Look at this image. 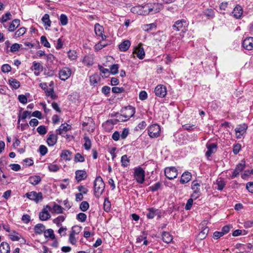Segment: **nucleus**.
Instances as JSON below:
<instances>
[{"label":"nucleus","instance_id":"1","mask_svg":"<svg viewBox=\"0 0 253 253\" xmlns=\"http://www.w3.org/2000/svg\"><path fill=\"white\" fill-rule=\"evenodd\" d=\"M135 112L134 108L131 106L123 108L121 111V114L119 116L118 121L124 122L128 120L134 115Z\"/></svg>","mask_w":253,"mask_h":253},{"label":"nucleus","instance_id":"2","mask_svg":"<svg viewBox=\"0 0 253 253\" xmlns=\"http://www.w3.org/2000/svg\"><path fill=\"white\" fill-rule=\"evenodd\" d=\"M104 189L105 183L102 178L100 176L96 177L94 182L95 196L99 197L104 191Z\"/></svg>","mask_w":253,"mask_h":253},{"label":"nucleus","instance_id":"3","mask_svg":"<svg viewBox=\"0 0 253 253\" xmlns=\"http://www.w3.org/2000/svg\"><path fill=\"white\" fill-rule=\"evenodd\" d=\"M134 177L137 183L142 184L145 179V171L141 167L135 168L134 171Z\"/></svg>","mask_w":253,"mask_h":253},{"label":"nucleus","instance_id":"4","mask_svg":"<svg viewBox=\"0 0 253 253\" xmlns=\"http://www.w3.org/2000/svg\"><path fill=\"white\" fill-rule=\"evenodd\" d=\"M161 128L157 124H153L148 128V133L151 138H157L160 136Z\"/></svg>","mask_w":253,"mask_h":253},{"label":"nucleus","instance_id":"5","mask_svg":"<svg viewBox=\"0 0 253 253\" xmlns=\"http://www.w3.org/2000/svg\"><path fill=\"white\" fill-rule=\"evenodd\" d=\"M145 8L147 14L151 13L154 14L159 12L163 8L162 5L159 3H154L153 4H147Z\"/></svg>","mask_w":253,"mask_h":253},{"label":"nucleus","instance_id":"6","mask_svg":"<svg viewBox=\"0 0 253 253\" xmlns=\"http://www.w3.org/2000/svg\"><path fill=\"white\" fill-rule=\"evenodd\" d=\"M248 126L246 124L238 125L235 129L236 137L240 139L246 133Z\"/></svg>","mask_w":253,"mask_h":253},{"label":"nucleus","instance_id":"7","mask_svg":"<svg viewBox=\"0 0 253 253\" xmlns=\"http://www.w3.org/2000/svg\"><path fill=\"white\" fill-rule=\"evenodd\" d=\"M26 196L28 199L34 201L37 203L42 199V194L41 192L37 193L35 191H32L27 193Z\"/></svg>","mask_w":253,"mask_h":253},{"label":"nucleus","instance_id":"8","mask_svg":"<svg viewBox=\"0 0 253 253\" xmlns=\"http://www.w3.org/2000/svg\"><path fill=\"white\" fill-rule=\"evenodd\" d=\"M165 174L168 178L172 179L176 177L177 171L176 169L173 167L166 168L165 169Z\"/></svg>","mask_w":253,"mask_h":253},{"label":"nucleus","instance_id":"9","mask_svg":"<svg viewBox=\"0 0 253 253\" xmlns=\"http://www.w3.org/2000/svg\"><path fill=\"white\" fill-rule=\"evenodd\" d=\"M50 207L48 205L44 208L39 213L40 219L42 221H45L49 219L50 218V215L48 211H50Z\"/></svg>","mask_w":253,"mask_h":253},{"label":"nucleus","instance_id":"10","mask_svg":"<svg viewBox=\"0 0 253 253\" xmlns=\"http://www.w3.org/2000/svg\"><path fill=\"white\" fill-rule=\"evenodd\" d=\"M155 94L160 97H164L167 94L166 87L162 84L158 85L155 89Z\"/></svg>","mask_w":253,"mask_h":253},{"label":"nucleus","instance_id":"11","mask_svg":"<svg viewBox=\"0 0 253 253\" xmlns=\"http://www.w3.org/2000/svg\"><path fill=\"white\" fill-rule=\"evenodd\" d=\"M206 147L208 151L206 153V156L209 158L216 151L217 145L216 143H208L206 144Z\"/></svg>","mask_w":253,"mask_h":253},{"label":"nucleus","instance_id":"12","mask_svg":"<svg viewBox=\"0 0 253 253\" xmlns=\"http://www.w3.org/2000/svg\"><path fill=\"white\" fill-rule=\"evenodd\" d=\"M59 77L61 80L65 81L68 79L71 75V70L70 68L65 67L60 70Z\"/></svg>","mask_w":253,"mask_h":253},{"label":"nucleus","instance_id":"13","mask_svg":"<svg viewBox=\"0 0 253 253\" xmlns=\"http://www.w3.org/2000/svg\"><path fill=\"white\" fill-rule=\"evenodd\" d=\"M245 162L243 161H242L241 163L238 164L235 169L234 170L231 178H234L239 174L240 172H241L245 169Z\"/></svg>","mask_w":253,"mask_h":253},{"label":"nucleus","instance_id":"14","mask_svg":"<svg viewBox=\"0 0 253 253\" xmlns=\"http://www.w3.org/2000/svg\"><path fill=\"white\" fill-rule=\"evenodd\" d=\"M243 46L245 49L250 50L253 49V37L245 39L243 42Z\"/></svg>","mask_w":253,"mask_h":253},{"label":"nucleus","instance_id":"15","mask_svg":"<svg viewBox=\"0 0 253 253\" xmlns=\"http://www.w3.org/2000/svg\"><path fill=\"white\" fill-rule=\"evenodd\" d=\"M104 28L102 26H100L98 23H96L94 26V32L97 36L101 37L102 41H104L106 38V36L103 34Z\"/></svg>","mask_w":253,"mask_h":253},{"label":"nucleus","instance_id":"16","mask_svg":"<svg viewBox=\"0 0 253 253\" xmlns=\"http://www.w3.org/2000/svg\"><path fill=\"white\" fill-rule=\"evenodd\" d=\"M148 212L146 214L148 218L152 219L156 215H158V217L161 216V212L159 210L152 208L148 209Z\"/></svg>","mask_w":253,"mask_h":253},{"label":"nucleus","instance_id":"17","mask_svg":"<svg viewBox=\"0 0 253 253\" xmlns=\"http://www.w3.org/2000/svg\"><path fill=\"white\" fill-rule=\"evenodd\" d=\"M186 23V21L184 19L178 20L176 21L172 26V29L176 31L182 30L184 27V25Z\"/></svg>","mask_w":253,"mask_h":253},{"label":"nucleus","instance_id":"18","mask_svg":"<svg viewBox=\"0 0 253 253\" xmlns=\"http://www.w3.org/2000/svg\"><path fill=\"white\" fill-rule=\"evenodd\" d=\"M145 9L144 6H136L133 7L131 8V11L132 13H136L138 15H146L147 14V11L146 10H144Z\"/></svg>","mask_w":253,"mask_h":253},{"label":"nucleus","instance_id":"19","mask_svg":"<svg viewBox=\"0 0 253 253\" xmlns=\"http://www.w3.org/2000/svg\"><path fill=\"white\" fill-rule=\"evenodd\" d=\"M133 54H135L140 59H143L145 55V51L143 47L139 45L133 52Z\"/></svg>","mask_w":253,"mask_h":253},{"label":"nucleus","instance_id":"20","mask_svg":"<svg viewBox=\"0 0 253 253\" xmlns=\"http://www.w3.org/2000/svg\"><path fill=\"white\" fill-rule=\"evenodd\" d=\"M76 179L78 182L85 179L87 177V174L85 171L83 170H77L76 172Z\"/></svg>","mask_w":253,"mask_h":253},{"label":"nucleus","instance_id":"21","mask_svg":"<svg viewBox=\"0 0 253 253\" xmlns=\"http://www.w3.org/2000/svg\"><path fill=\"white\" fill-rule=\"evenodd\" d=\"M20 24V20L18 19H14L10 24L8 28V31L9 32H14Z\"/></svg>","mask_w":253,"mask_h":253},{"label":"nucleus","instance_id":"22","mask_svg":"<svg viewBox=\"0 0 253 253\" xmlns=\"http://www.w3.org/2000/svg\"><path fill=\"white\" fill-rule=\"evenodd\" d=\"M243 10L242 7L239 5H237L234 8L232 14L235 18L238 19L241 17L243 14Z\"/></svg>","mask_w":253,"mask_h":253},{"label":"nucleus","instance_id":"23","mask_svg":"<svg viewBox=\"0 0 253 253\" xmlns=\"http://www.w3.org/2000/svg\"><path fill=\"white\" fill-rule=\"evenodd\" d=\"M192 178V175L190 172L186 171L184 172L181 175L180 182L182 184H185L188 182Z\"/></svg>","mask_w":253,"mask_h":253},{"label":"nucleus","instance_id":"24","mask_svg":"<svg viewBox=\"0 0 253 253\" xmlns=\"http://www.w3.org/2000/svg\"><path fill=\"white\" fill-rule=\"evenodd\" d=\"M57 140V135L52 134L49 135L47 139V143L49 146H53L56 143Z\"/></svg>","mask_w":253,"mask_h":253},{"label":"nucleus","instance_id":"25","mask_svg":"<svg viewBox=\"0 0 253 253\" xmlns=\"http://www.w3.org/2000/svg\"><path fill=\"white\" fill-rule=\"evenodd\" d=\"M10 247L9 244L5 242H3L0 245V253H10Z\"/></svg>","mask_w":253,"mask_h":253},{"label":"nucleus","instance_id":"26","mask_svg":"<svg viewBox=\"0 0 253 253\" xmlns=\"http://www.w3.org/2000/svg\"><path fill=\"white\" fill-rule=\"evenodd\" d=\"M130 45V42L128 40H126L119 45L120 50L122 51H126Z\"/></svg>","mask_w":253,"mask_h":253},{"label":"nucleus","instance_id":"27","mask_svg":"<svg viewBox=\"0 0 253 253\" xmlns=\"http://www.w3.org/2000/svg\"><path fill=\"white\" fill-rule=\"evenodd\" d=\"M72 153L69 150H63L60 154V157L66 161H70L71 160Z\"/></svg>","mask_w":253,"mask_h":253},{"label":"nucleus","instance_id":"28","mask_svg":"<svg viewBox=\"0 0 253 253\" xmlns=\"http://www.w3.org/2000/svg\"><path fill=\"white\" fill-rule=\"evenodd\" d=\"M45 226L41 223L37 224L34 227V231L36 234H41L44 231Z\"/></svg>","mask_w":253,"mask_h":253},{"label":"nucleus","instance_id":"29","mask_svg":"<svg viewBox=\"0 0 253 253\" xmlns=\"http://www.w3.org/2000/svg\"><path fill=\"white\" fill-rule=\"evenodd\" d=\"M41 181V177L39 175L30 176L29 178V182L33 185L38 184Z\"/></svg>","mask_w":253,"mask_h":253},{"label":"nucleus","instance_id":"30","mask_svg":"<svg viewBox=\"0 0 253 253\" xmlns=\"http://www.w3.org/2000/svg\"><path fill=\"white\" fill-rule=\"evenodd\" d=\"M162 236L163 241L165 243H169L172 240V236L169 232H163Z\"/></svg>","mask_w":253,"mask_h":253},{"label":"nucleus","instance_id":"31","mask_svg":"<svg viewBox=\"0 0 253 253\" xmlns=\"http://www.w3.org/2000/svg\"><path fill=\"white\" fill-rule=\"evenodd\" d=\"M70 129V126L68 125L67 124H62L59 128L57 129V134L61 135L62 134L63 131H67Z\"/></svg>","mask_w":253,"mask_h":253},{"label":"nucleus","instance_id":"32","mask_svg":"<svg viewBox=\"0 0 253 253\" xmlns=\"http://www.w3.org/2000/svg\"><path fill=\"white\" fill-rule=\"evenodd\" d=\"M65 219V217L63 215H59L56 218L54 219L53 222L56 224L58 227L62 226V222H63Z\"/></svg>","mask_w":253,"mask_h":253},{"label":"nucleus","instance_id":"33","mask_svg":"<svg viewBox=\"0 0 253 253\" xmlns=\"http://www.w3.org/2000/svg\"><path fill=\"white\" fill-rule=\"evenodd\" d=\"M9 84L14 89H17L20 87V83L17 80L11 78L9 80Z\"/></svg>","mask_w":253,"mask_h":253},{"label":"nucleus","instance_id":"34","mask_svg":"<svg viewBox=\"0 0 253 253\" xmlns=\"http://www.w3.org/2000/svg\"><path fill=\"white\" fill-rule=\"evenodd\" d=\"M44 235L46 238H50L51 239H54L55 238V235L54 234L53 230L51 229H48L46 230H44Z\"/></svg>","mask_w":253,"mask_h":253},{"label":"nucleus","instance_id":"35","mask_svg":"<svg viewBox=\"0 0 253 253\" xmlns=\"http://www.w3.org/2000/svg\"><path fill=\"white\" fill-rule=\"evenodd\" d=\"M31 112L28 111H25L23 112L21 115H19L18 119V123L19 124L20 122V120H24L27 118L31 117Z\"/></svg>","mask_w":253,"mask_h":253},{"label":"nucleus","instance_id":"36","mask_svg":"<svg viewBox=\"0 0 253 253\" xmlns=\"http://www.w3.org/2000/svg\"><path fill=\"white\" fill-rule=\"evenodd\" d=\"M200 184L197 181H193L192 182L191 188L193 191L201 193L200 191Z\"/></svg>","mask_w":253,"mask_h":253},{"label":"nucleus","instance_id":"37","mask_svg":"<svg viewBox=\"0 0 253 253\" xmlns=\"http://www.w3.org/2000/svg\"><path fill=\"white\" fill-rule=\"evenodd\" d=\"M205 15L206 16V17L208 19H211L214 17V12L213 9H207L205 10L203 12Z\"/></svg>","mask_w":253,"mask_h":253},{"label":"nucleus","instance_id":"38","mask_svg":"<svg viewBox=\"0 0 253 253\" xmlns=\"http://www.w3.org/2000/svg\"><path fill=\"white\" fill-rule=\"evenodd\" d=\"M84 146L86 150H89L90 149L91 146V142L88 136H85L84 138Z\"/></svg>","mask_w":253,"mask_h":253},{"label":"nucleus","instance_id":"39","mask_svg":"<svg viewBox=\"0 0 253 253\" xmlns=\"http://www.w3.org/2000/svg\"><path fill=\"white\" fill-rule=\"evenodd\" d=\"M45 26L50 27L51 26V21L49 19V16L47 14H45L42 19Z\"/></svg>","mask_w":253,"mask_h":253},{"label":"nucleus","instance_id":"40","mask_svg":"<svg viewBox=\"0 0 253 253\" xmlns=\"http://www.w3.org/2000/svg\"><path fill=\"white\" fill-rule=\"evenodd\" d=\"M26 32V29L25 27H21L17 30L14 33V37L18 38L23 36Z\"/></svg>","mask_w":253,"mask_h":253},{"label":"nucleus","instance_id":"41","mask_svg":"<svg viewBox=\"0 0 253 253\" xmlns=\"http://www.w3.org/2000/svg\"><path fill=\"white\" fill-rule=\"evenodd\" d=\"M12 15L10 12H7L4 15H2L1 18V23H4L8 20L11 19Z\"/></svg>","mask_w":253,"mask_h":253},{"label":"nucleus","instance_id":"42","mask_svg":"<svg viewBox=\"0 0 253 253\" xmlns=\"http://www.w3.org/2000/svg\"><path fill=\"white\" fill-rule=\"evenodd\" d=\"M119 65L117 64H115L111 66L110 68V73L113 75H116L118 73Z\"/></svg>","mask_w":253,"mask_h":253},{"label":"nucleus","instance_id":"43","mask_svg":"<svg viewBox=\"0 0 253 253\" xmlns=\"http://www.w3.org/2000/svg\"><path fill=\"white\" fill-rule=\"evenodd\" d=\"M84 160H84V156L83 155H82L81 154H80L79 153L76 154V155L75 156V158H74V161L76 163L84 162Z\"/></svg>","mask_w":253,"mask_h":253},{"label":"nucleus","instance_id":"44","mask_svg":"<svg viewBox=\"0 0 253 253\" xmlns=\"http://www.w3.org/2000/svg\"><path fill=\"white\" fill-rule=\"evenodd\" d=\"M46 95L47 96H50L52 99H55L57 97L52 88H50L49 90H47L46 91Z\"/></svg>","mask_w":253,"mask_h":253},{"label":"nucleus","instance_id":"45","mask_svg":"<svg viewBox=\"0 0 253 253\" xmlns=\"http://www.w3.org/2000/svg\"><path fill=\"white\" fill-rule=\"evenodd\" d=\"M60 22L62 25H66L68 23V18L67 16L64 14H62L60 16Z\"/></svg>","mask_w":253,"mask_h":253},{"label":"nucleus","instance_id":"46","mask_svg":"<svg viewBox=\"0 0 253 253\" xmlns=\"http://www.w3.org/2000/svg\"><path fill=\"white\" fill-rule=\"evenodd\" d=\"M89 208V204L86 201L82 202L80 206V210L83 211H86Z\"/></svg>","mask_w":253,"mask_h":253},{"label":"nucleus","instance_id":"47","mask_svg":"<svg viewBox=\"0 0 253 253\" xmlns=\"http://www.w3.org/2000/svg\"><path fill=\"white\" fill-rule=\"evenodd\" d=\"M48 169L51 172H56L59 169V167L56 164H49Z\"/></svg>","mask_w":253,"mask_h":253},{"label":"nucleus","instance_id":"48","mask_svg":"<svg viewBox=\"0 0 253 253\" xmlns=\"http://www.w3.org/2000/svg\"><path fill=\"white\" fill-rule=\"evenodd\" d=\"M68 56L71 60H76L77 57L76 51L75 50H69L68 52Z\"/></svg>","mask_w":253,"mask_h":253},{"label":"nucleus","instance_id":"49","mask_svg":"<svg viewBox=\"0 0 253 253\" xmlns=\"http://www.w3.org/2000/svg\"><path fill=\"white\" fill-rule=\"evenodd\" d=\"M41 42L44 46L46 47H50V44L47 41V39L45 36H42L41 37Z\"/></svg>","mask_w":253,"mask_h":253},{"label":"nucleus","instance_id":"50","mask_svg":"<svg viewBox=\"0 0 253 253\" xmlns=\"http://www.w3.org/2000/svg\"><path fill=\"white\" fill-rule=\"evenodd\" d=\"M37 130L38 132L41 135H44L47 132V129L44 126H39L37 128Z\"/></svg>","mask_w":253,"mask_h":253},{"label":"nucleus","instance_id":"51","mask_svg":"<svg viewBox=\"0 0 253 253\" xmlns=\"http://www.w3.org/2000/svg\"><path fill=\"white\" fill-rule=\"evenodd\" d=\"M122 165L124 167H126L128 165L129 159L127 158V155H124L121 158Z\"/></svg>","mask_w":253,"mask_h":253},{"label":"nucleus","instance_id":"52","mask_svg":"<svg viewBox=\"0 0 253 253\" xmlns=\"http://www.w3.org/2000/svg\"><path fill=\"white\" fill-rule=\"evenodd\" d=\"M111 208V203L108 200V198L105 199L104 202V209L106 211H110Z\"/></svg>","mask_w":253,"mask_h":253},{"label":"nucleus","instance_id":"53","mask_svg":"<svg viewBox=\"0 0 253 253\" xmlns=\"http://www.w3.org/2000/svg\"><path fill=\"white\" fill-rule=\"evenodd\" d=\"M77 218L80 221L84 222L86 219V215L83 212L79 213L77 214Z\"/></svg>","mask_w":253,"mask_h":253},{"label":"nucleus","instance_id":"54","mask_svg":"<svg viewBox=\"0 0 253 253\" xmlns=\"http://www.w3.org/2000/svg\"><path fill=\"white\" fill-rule=\"evenodd\" d=\"M54 212L57 213H61L63 212V208L57 204H54L53 207Z\"/></svg>","mask_w":253,"mask_h":253},{"label":"nucleus","instance_id":"55","mask_svg":"<svg viewBox=\"0 0 253 253\" xmlns=\"http://www.w3.org/2000/svg\"><path fill=\"white\" fill-rule=\"evenodd\" d=\"M82 227L78 226H74L72 228V231L70 234L73 235L78 234L81 231Z\"/></svg>","mask_w":253,"mask_h":253},{"label":"nucleus","instance_id":"56","mask_svg":"<svg viewBox=\"0 0 253 253\" xmlns=\"http://www.w3.org/2000/svg\"><path fill=\"white\" fill-rule=\"evenodd\" d=\"M156 25L154 23H151L150 24L145 25L144 26V29L145 31H149L153 29H156Z\"/></svg>","mask_w":253,"mask_h":253},{"label":"nucleus","instance_id":"57","mask_svg":"<svg viewBox=\"0 0 253 253\" xmlns=\"http://www.w3.org/2000/svg\"><path fill=\"white\" fill-rule=\"evenodd\" d=\"M161 183L159 182L155 183L154 185L149 187V189L152 192L157 191L161 187Z\"/></svg>","mask_w":253,"mask_h":253},{"label":"nucleus","instance_id":"58","mask_svg":"<svg viewBox=\"0 0 253 253\" xmlns=\"http://www.w3.org/2000/svg\"><path fill=\"white\" fill-rule=\"evenodd\" d=\"M21 45L18 43H14L10 47V51L12 52H14L18 51L20 48Z\"/></svg>","mask_w":253,"mask_h":253},{"label":"nucleus","instance_id":"59","mask_svg":"<svg viewBox=\"0 0 253 253\" xmlns=\"http://www.w3.org/2000/svg\"><path fill=\"white\" fill-rule=\"evenodd\" d=\"M216 184L217 185V189L222 190L225 185V183L223 180H217Z\"/></svg>","mask_w":253,"mask_h":253},{"label":"nucleus","instance_id":"60","mask_svg":"<svg viewBox=\"0 0 253 253\" xmlns=\"http://www.w3.org/2000/svg\"><path fill=\"white\" fill-rule=\"evenodd\" d=\"M39 151L42 156L45 155L47 152V148L44 145H41L39 147Z\"/></svg>","mask_w":253,"mask_h":253},{"label":"nucleus","instance_id":"61","mask_svg":"<svg viewBox=\"0 0 253 253\" xmlns=\"http://www.w3.org/2000/svg\"><path fill=\"white\" fill-rule=\"evenodd\" d=\"M129 134V129L127 128H125L123 131L122 132L121 134H120V136L122 139H125Z\"/></svg>","mask_w":253,"mask_h":253},{"label":"nucleus","instance_id":"62","mask_svg":"<svg viewBox=\"0 0 253 253\" xmlns=\"http://www.w3.org/2000/svg\"><path fill=\"white\" fill-rule=\"evenodd\" d=\"M11 70V66L8 64H4L1 67V71L3 73H8Z\"/></svg>","mask_w":253,"mask_h":253},{"label":"nucleus","instance_id":"63","mask_svg":"<svg viewBox=\"0 0 253 253\" xmlns=\"http://www.w3.org/2000/svg\"><path fill=\"white\" fill-rule=\"evenodd\" d=\"M241 146L240 144L234 145L233 152L235 155H237L241 150Z\"/></svg>","mask_w":253,"mask_h":253},{"label":"nucleus","instance_id":"64","mask_svg":"<svg viewBox=\"0 0 253 253\" xmlns=\"http://www.w3.org/2000/svg\"><path fill=\"white\" fill-rule=\"evenodd\" d=\"M18 100L19 102L22 104H26L27 102V97L23 94H21L18 96Z\"/></svg>","mask_w":253,"mask_h":253}]
</instances>
